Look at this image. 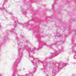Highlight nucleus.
Listing matches in <instances>:
<instances>
[{"instance_id":"nucleus-7","label":"nucleus","mask_w":76,"mask_h":76,"mask_svg":"<svg viewBox=\"0 0 76 76\" xmlns=\"http://www.w3.org/2000/svg\"><path fill=\"white\" fill-rule=\"evenodd\" d=\"M42 47V45H41V44H40V45L39 46V48H41Z\"/></svg>"},{"instance_id":"nucleus-2","label":"nucleus","mask_w":76,"mask_h":76,"mask_svg":"<svg viewBox=\"0 0 76 76\" xmlns=\"http://www.w3.org/2000/svg\"><path fill=\"white\" fill-rule=\"evenodd\" d=\"M29 59L31 60V62L33 63V64L36 66V67H34V70H36L37 68V63H41V61H39L38 60H37V59H36L35 60H34V58L32 57V56H31V57L29 58Z\"/></svg>"},{"instance_id":"nucleus-13","label":"nucleus","mask_w":76,"mask_h":76,"mask_svg":"<svg viewBox=\"0 0 76 76\" xmlns=\"http://www.w3.org/2000/svg\"><path fill=\"white\" fill-rule=\"evenodd\" d=\"M11 18L12 19H13V17H11Z\"/></svg>"},{"instance_id":"nucleus-12","label":"nucleus","mask_w":76,"mask_h":76,"mask_svg":"<svg viewBox=\"0 0 76 76\" xmlns=\"http://www.w3.org/2000/svg\"><path fill=\"white\" fill-rule=\"evenodd\" d=\"M59 53L58 52V51H56V53Z\"/></svg>"},{"instance_id":"nucleus-15","label":"nucleus","mask_w":76,"mask_h":76,"mask_svg":"<svg viewBox=\"0 0 76 76\" xmlns=\"http://www.w3.org/2000/svg\"><path fill=\"white\" fill-rule=\"evenodd\" d=\"M64 42V40L63 41V42Z\"/></svg>"},{"instance_id":"nucleus-17","label":"nucleus","mask_w":76,"mask_h":76,"mask_svg":"<svg viewBox=\"0 0 76 76\" xmlns=\"http://www.w3.org/2000/svg\"><path fill=\"white\" fill-rule=\"evenodd\" d=\"M12 76H14V75H12Z\"/></svg>"},{"instance_id":"nucleus-3","label":"nucleus","mask_w":76,"mask_h":76,"mask_svg":"<svg viewBox=\"0 0 76 76\" xmlns=\"http://www.w3.org/2000/svg\"><path fill=\"white\" fill-rule=\"evenodd\" d=\"M24 47L25 48H26V49H27L28 50H29L28 51L29 52L28 53L29 55H30L31 53H34V51H35V48H33V50H31V48H29L28 47V46H27V45H25Z\"/></svg>"},{"instance_id":"nucleus-18","label":"nucleus","mask_w":76,"mask_h":76,"mask_svg":"<svg viewBox=\"0 0 76 76\" xmlns=\"http://www.w3.org/2000/svg\"><path fill=\"white\" fill-rule=\"evenodd\" d=\"M13 30H14V28H13Z\"/></svg>"},{"instance_id":"nucleus-14","label":"nucleus","mask_w":76,"mask_h":76,"mask_svg":"<svg viewBox=\"0 0 76 76\" xmlns=\"http://www.w3.org/2000/svg\"><path fill=\"white\" fill-rule=\"evenodd\" d=\"M43 70H45V72H46V70H45V69H43Z\"/></svg>"},{"instance_id":"nucleus-9","label":"nucleus","mask_w":76,"mask_h":76,"mask_svg":"<svg viewBox=\"0 0 76 76\" xmlns=\"http://www.w3.org/2000/svg\"><path fill=\"white\" fill-rule=\"evenodd\" d=\"M53 54L52 56H56V53H53ZM53 54H54V55H53Z\"/></svg>"},{"instance_id":"nucleus-6","label":"nucleus","mask_w":76,"mask_h":76,"mask_svg":"<svg viewBox=\"0 0 76 76\" xmlns=\"http://www.w3.org/2000/svg\"><path fill=\"white\" fill-rule=\"evenodd\" d=\"M18 22V21H17V20H16V21H15V27H16V24H17V23Z\"/></svg>"},{"instance_id":"nucleus-8","label":"nucleus","mask_w":76,"mask_h":76,"mask_svg":"<svg viewBox=\"0 0 76 76\" xmlns=\"http://www.w3.org/2000/svg\"><path fill=\"white\" fill-rule=\"evenodd\" d=\"M63 50H64L63 49H61V51H62V52H63Z\"/></svg>"},{"instance_id":"nucleus-19","label":"nucleus","mask_w":76,"mask_h":76,"mask_svg":"<svg viewBox=\"0 0 76 76\" xmlns=\"http://www.w3.org/2000/svg\"><path fill=\"white\" fill-rule=\"evenodd\" d=\"M54 73V74H55V73Z\"/></svg>"},{"instance_id":"nucleus-10","label":"nucleus","mask_w":76,"mask_h":76,"mask_svg":"<svg viewBox=\"0 0 76 76\" xmlns=\"http://www.w3.org/2000/svg\"><path fill=\"white\" fill-rule=\"evenodd\" d=\"M20 25H21L22 26L23 25V24L22 23H20Z\"/></svg>"},{"instance_id":"nucleus-11","label":"nucleus","mask_w":76,"mask_h":76,"mask_svg":"<svg viewBox=\"0 0 76 76\" xmlns=\"http://www.w3.org/2000/svg\"><path fill=\"white\" fill-rule=\"evenodd\" d=\"M23 14V15H25V13H26V12L25 13H24V12H22Z\"/></svg>"},{"instance_id":"nucleus-1","label":"nucleus","mask_w":76,"mask_h":76,"mask_svg":"<svg viewBox=\"0 0 76 76\" xmlns=\"http://www.w3.org/2000/svg\"><path fill=\"white\" fill-rule=\"evenodd\" d=\"M18 52L19 53L18 56V59L16 60L15 62L14 63V66L15 67L17 66L18 63H19V61H20V58L22 57V52L20 48H19L18 49Z\"/></svg>"},{"instance_id":"nucleus-4","label":"nucleus","mask_w":76,"mask_h":76,"mask_svg":"<svg viewBox=\"0 0 76 76\" xmlns=\"http://www.w3.org/2000/svg\"><path fill=\"white\" fill-rule=\"evenodd\" d=\"M72 53H73V54H74L75 55L73 56L74 58V59H76V50L74 49L72 50Z\"/></svg>"},{"instance_id":"nucleus-16","label":"nucleus","mask_w":76,"mask_h":76,"mask_svg":"<svg viewBox=\"0 0 76 76\" xmlns=\"http://www.w3.org/2000/svg\"><path fill=\"white\" fill-rule=\"evenodd\" d=\"M51 58H53V57H51Z\"/></svg>"},{"instance_id":"nucleus-5","label":"nucleus","mask_w":76,"mask_h":76,"mask_svg":"<svg viewBox=\"0 0 76 76\" xmlns=\"http://www.w3.org/2000/svg\"><path fill=\"white\" fill-rule=\"evenodd\" d=\"M76 39V38H72V44H73L74 47H76V46L75 45V40Z\"/></svg>"}]
</instances>
